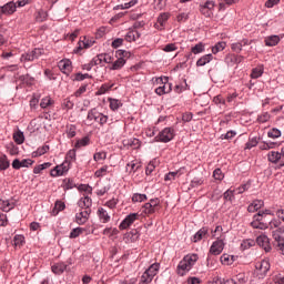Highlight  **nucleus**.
<instances>
[{"label":"nucleus","instance_id":"412c9836","mask_svg":"<svg viewBox=\"0 0 284 284\" xmlns=\"http://www.w3.org/2000/svg\"><path fill=\"white\" fill-rule=\"evenodd\" d=\"M2 11L7 16L14 14L17 12V2L10 1L6 3L4 6H2Z\"/></svg>","mask_w":284,"mask_h":284},{"label":"nucleus","instance_id":"49530a36","mask_svg":"<svg viewBox=\"0 0 284 284\" xmlns=\"http://www.w3.org/2000/svg\"><path fill=\"white\" fill-rule=\"evenodd\" d=\"M191 52L193 54H201V52H205V44L203 42H200L191 48Z\"/></svg>","mask_w":284,"mask_h":284},{"label":"nucleus","instance_id":"c03bdc74","mask_svg":"<svg viewBox=\"0 0 284 284\" xmlns=\"http://www.w3.org/2000/svg\"><path fill=\"white\" fill-rule=\"evenodd\" d=\"M226 43L225 42H217L213 48H212V53L213 54H219V52H223V50H225L226 48Z\"/></svg>","mask_w":284,"mask_h":284},{"label":"nucleus","instance_id":"4be33fe9","mask_svg":"<svg viewBox=\"0 0 284 284\" xmlns=\"http://www.w3.org/2000/svg\"><path fill=\"white\" fill-rule=\"evenodd\" d=\"M168 19H170L169 13H161L158 17V23H155V28H158V30H163V28H165V23H168Z\"/></svg>","mask_w":284,"mask_h":284},{"label":"nucleus","instance_id":"9d476101","mask_svg":"<svg viewBox=\"0 0 284 284\" xmlns=\"http://www.w3.org/2000/svg\"><path fill=\"white\" fill-rule=\"evenodd\" d=\"M251 226L254 230H267V223L263 222V213H257L253 216V221L251 222Z\"/></svg>","mask_w":284,"mask_h":284},{"label":"nucleus","instance_id":"bb28decb","mask_svg":"<svg viewBox=\"0 0 284 284\" xmlns=\"http://www.w3.org/2000/svg\"><path fill=\"white\" fill-rule=\"evenodd\" d=\"M98 216L101 221V223H110V214L105 209L101 207L98 210Z\"/></svg>","mask_w":284,"mask_h":284},{"label":"nucleus","instance_id":"5fc2aeb1","mask_svg":"<svg viewBox=\"0 0 284 284\" xmlns=\"http://www.w3.org/2000/svg\"><path fill=\"white\" fill-rule=\"evenodd\" d=\"M83 232H85V230H83L82 227H77L73 229L70 233V239H79V236H81V234H83Z\"/></svg>","mask_w":284,"mask_h":284},{"label":"nucleus","instance_id":"5701e85b","mask_svg":"<svg viewBox=\"0 0 284 284\" xmlns=\"http://www.w3.org/2000/svg\"><path fill=\"white\" fill-rule=\"evenodd\" d=\"M280 42H281V37L278 36H268L264 39V43L268 48H274V45H278Z\"/></svg>","mask_w":284,"mask_h":284},{"label":"nucleus","instance_id":"de8ad7c7","mask_svg":"<svg viewBox=\"0 0 284 284\" xmlns=\"http://www.w3.org/2000/svg\"><path fill=\"white\" fill-rule=\"evenodd\" d=\"M258 145V138H250L245 144V150H252V148H256Z\"/></svg>","mask_w":284,"mask_h":284},{"label":"nucleus","instance_id":"2eb2a0df","mask_svg":"<svg viewBox=\"0 0 284 284\" xmlns=\"http://www.w3.org/2000/svg\"><path fill=\"white\" fill-rule=\"evenodd\" d=\"M58 68L63 74H70L72 72V61L65 59L58 63Z\"/></svg>","mask_w":284,"mask_h":284},{"label":"nucleus","instance_id":"f704fd0d","mask_svg":"<svg viewBox=\"0 0 284 284\" xmlns=\"http://www.w3.org/2000/svg\"><path fill=\"white\" fill-rule=\"evenodd\" d=\"M141 33L136 30L129 31L125 36V40L129 42L136 41V39H140Z\"/></svg>","mask_w":284,"mask_h":284},{"label":"nucleus","instance_id":"13d9d810","mask_svg":"<svg viewBox=\"0 0 284 284\" xmlns=\"http://www.w3.org/2000/svg\"><path fill=\"white\" fill-rule=\"evenodd\" d=\"M105 159H108V153L106 152H97L93 155V160L99 162V161H105Z\"/></svg>","mask_w":284,"mask_h":284},{"label":"nucleus","instance_id":"ea45409f","mask_svg":"<svg viewBox=\"0 0 284 284\" xmlns=\"http://www.w3.org/2000/svg\"><path fill=\"white\" fill-rule=\"evenodd\" d=\"M13 140L18 145H22L23 141H26V136L22 131H17L13 133Z\"/></svg>","mask_w":284,"mask_h":284},{"label":"nucleus","instance_id":"2f4dec72","mask_svg":"<svg viewBox=\"0 0 284 284\" xmlns=\"http://www.w3.org/2000/svg\"><path fill=\"white\" fill-rule=\"evenodd\" d=\"M64 161H68L69 165H72L77 161V149L69 150Z\"/></svg>","mask_w":284,"mask_h":284},{"label":"nucleus","instance_id":"a19ab883","mask_svg":"<svg viewBox=\"0 0 284 284\" xmlns=\"http://www.w3.org/2000/svg\"><path fill=\"white\" fill-rule=\"evenodd\" d=\"M8 168H10V161L8 160V156H0V172H3V170H8Z\"/></svg>","mask_w":284,"mask_h":284},{"label":"nucleus","instance_id":"4c0bfd02","mask_svg":"<svg viewBox=\"0 0 284 284\" xmlns=\"http://www.w3.org/2000/svg\"><path fill=\"white\" fill-rule=\"evenodd\" d=\"M220 261H221L222 265H232V263H234V256L229 255V254H223L220 257Z\"/></svg>","mask_w":284,"mask_h":284},{"label":"nucleus","instance_id":"f03ea898","mask_svg":"<svg viewBox=\"0 0 284 284\" xmlns=\"http://www.w3.org/2000/svg\"><path fill=\"white\" fill-rule=\"evenodd\" d=\"M161 268V264L154 263L152 264L141 276L139 284H150L152 283L154 276L159 274V270Z\"/></svg>","mask_w":284,"mask_h":284},{"label":"nucleus","instance_id":"8fccbe9b","mask_svg":"<svg viewBox=\"0 0 284 284\" xmlns=\"http://www.w3.org/2000/svg\"><path fill=\"white\" fill-rule=\"evenodd\" d=\"M256 245V242H254V240H244L241 243V250L245 251V250H250V247H254Z\"/></svg>","mask_w":284,"mask_h":284},{"label":"nucleus","instance_id":"7ed1b4c3","mask_svg":"<svg viewBox=\"0 0 284 284\" xmlns=\"http://www.w3.org/2000/svg\"><path fill=\"white\" fill-rule=\"evenodd\" d=\"M158 88H155V94L163 97V94H170L172 92V83L168 82V78L155 79Z\"/></svg>","mask_w":284,"mask_h":284},{"label":"nucleus","instance_id":"c756f323","mask_svg":"<svg viewBox=\"0 0 284 284\" xmlns=\"http://www.w3.org/2000/svg\"><path fill=\"white\" fill-rule=\"evenodd\" d=\"M125 65V59L118 58L115 61L111 63V67H109V70H121Z\"/></svg>","mask_w":284,"mask_h":284},{"label":"nucleus","instance_id":"aec40b11","mask_svg":"<svg viewBox=\"0 0 284 284\" xmlns=\"http://www.w3.org/2000/svg\"><path fill=\"white\" fill-rule=\"evenodd\" d=\"M255 270H257L260 274H265L266 272H270V261L263 260L261 262H256Z\"/></svg>","mask_w":284,"mask_h":284},{"label":"nucleus","instance_id":"b1692460","mask_svg":"<svg viewBox=\"0 0 284 284\" xmlns=\"http://www.w3.org/2000/svg\"><path fill=\"white\" fill-rule=\"evenodd\" d=\"M141 168V162L139 160H133L126 164V172L132 174V172H139V169Z\"/></svg>","mask_w":284,"mask_h":284},{"label":"nucleus","instance_id":"72a5a7b5","mask_svg":"<svg viewBox=\"0 0 284 284\" xmlns=\"http://www.w3.org/2000/svg\"><path fill=\"white\" fill-rule=\"evenodd\" d=\"M52 105H54V100H52V98L50 97L43 98L40 102V108H42V110H45L47 108H52Z\"/></svg>","mask_w":284,"mask_h":284},{"label":"nucleus","instance_id":"39448f33","mask_svg":"<svg viewBox=\"0 0 284 284\" xmlns=\"http://www.w3.org/2000/svg\"><path fill=\"white\" fill-rule=\"evenodd\" d=\"M161 210V200L159 197L151 199L149 203H145L142 207L143 214L146 216H152V214H156Z\"/></svg>","mask_w":284,"mask_h":284},{"label":"nucleus","instance_id":"20e7f679","mask_svg":"<svg viewBox=\"0 0 284 284\" xmlns=\"http://www.w3.org/2000/svg\"><path fill=\"white\" fill-rule=\"evenodd\" d=\"M224 247H225V244L223 243V240H217V241L213 242V244L210 247L207 260H206L207 267H214L212 262H210V261H212V258L210 257V254H212L213 256H219V254H221L223 252Z\"/></svg>","mask_w":284,"mask_h":284},{"label":"nucleus","instance_id":"a211bd4d","mask_svg":"<svg viewBox=\"0 0 284 284\" xmlns=\"http://www.w3.org/2000/svg\"><path fill=\"white\" fill-rule=\"evenodd\" d=\"M51 272H53V274L61 275L63 272H68V264L63 262L54 263L51 266Z\"/></svg>","mask_w":284,"mask_h":284},{"label":"nucleus","instance_id":"1a4fd4ad","mask_svg":"<svg viewBox=\"0 0 284 284\" xmlns=\"http://www.w3.org/2000/svg\"><path fill=\"white\" fill-rule=\"evenodd\" d=\"M141 215L139 213L129 214L119 225V230H128L135 221H139Z\"/></svg>","mask_w":284,"mask_h":284},{"label":"nucleus","instance_id":"7c9ffc66","mask_svg":"<svg viewBox=\"0 0 284 284\" xmlns=\"http://www.w3.org/2000/svg\"><path fill=\"white\" fill-rule=\"evenodd\" d=\"M109 103H110V109L113 112H116V110H119V108L123 106V102H121V100H119V99L109 98Z\"/></svg>","mask_w":284,"mask_h":284},{"label":"nucleus","instance_id":"e2e57ef3","mask_svg":"<svg viewBox=\"0 0 284 284\" xmlns=\"http://www.w3.org/2000/svg\"><path fill=\"white\" fill-rule=\"evenodd\" d=\"M115 57H118L119 59H125V61H128V59H130V52L125 50H118L115 52Z\"/></svg>","mask_w":284,"mask_h":284},{"label":"nucleus","instance_id":"f3484780","mask_svg":"<svg viewBox=\"0 0 284 284\" xmlns=\"http://www.w3.org/2000/svg\"><path fill=\"white\" fill-rule=\"evenodd\" d=\"M17 202L13 199L10 200H0V210L2 212H10V210H14Z\"/></svg>","mask_w":284,"mask_h":284},{"label":"nucleus","instance_id":"6e6552de","mask_svg":"<svg viewBox=\"0 0 284 284\" xmlns=\"http://www.w3.org/2000/svg\"><path fill=\"white\" fill-rule=\"evenodd\" d=\"M90 214H92V209H81V211L75 214V223H78V225H85L90 219Z\"/></svg>","mask_w":284,"mask_h":284},{"label":"nucleus","instance_id":"a878e982","mask_svg":"<svg viewBox=\"0 0 284 284\" xmlns=\"http://www.w3.org/2000/svg\"><path fill=\"white\" fill-rule=\"evenodd\" d=\"M212 59H214V55H212V53H209V54H205V55L201 57L196 61L197 68H203V65H207V63H210V61H212Z\"/></svg>","mask_w":284,"mask_h":284},{"label":"nucleus","instance_id":"338daca9","mask_svg":"<svg viewBox=\"0 0 284 284\" xmlns=\"http://www.w3.org/2000/svg\"><path fill=\"white\" fill-rule=\"evenodd\" d=\"M200 12H201V14H203L206 18H210V17H212V14H214V12H212L210 9H207L205 7V4L200 6Z\"/></svg>","mask_w":284,"mask_h":284},{"label":"nucleus","instance_id":"6ab92c4d","mask_svg":"<svg viewBox=\"0 0 284 284\" xmlns=\"http://www.w3.org/2000/svg\"><path fill=\"white\" fill-rule=\"evenodd\" d=\"M247 283V276L245 273H239L235 278L227 280L224 284H245Z\"/></svg>","mask_w":284,"mask_h":284},{"label":"nucleus","instance_id":"473e14b6","mask_svg":"<svg viewBox=\"0 0 284 284\" xmlns=\"http://www.w3.org/2000/svg\"><path fill=\"white\" fill-rule=\"evenodd\" d=\"M267 159L270 161V163H278L281 161V153L276 152V151H271L267 154Z\"/></svg>","mask_w":284,"mask_h":284},{"label":"nucleus","instance_id":"0eeeda50","mask_svg":"<svg viewBox=\"0 0 284 284\" xmlns=\"http://www.w3.org/2000/svg\"><path fill=\"white\" fill-rule=\"evenodd\" d=\"M69 171H70V162L64 161L62 164H59L51 170L50 176H53V179H55L57 176H63L64 174H68Z\"/></svg>","mask_w":284,"mask_h":284},{"label":"nucleus","instance_id":"4468645a","mask_svg":"<svg viewBox=\"0 0 284 284\" xmlns=\"http://www.w3.org/2000/svg\"><path fill=\"white\" fill-rule=\"evenodd\" d=\"M32 163H34V161H32L31 159H24L22 161H20L19 159H16L13 160L11 165L13 170H21V168H30Z\"/></svg>","mask_w":284,"mask_h":284},{"label":"nucleus","instance_id":"bf43d9fd","mask_svg":"<svg viewBox=\"0 0 284 284\" xmlns=\"http://www.w3.org/2000/svg\"><path fill=\"white\" fill-rule=\"evenodd\" d=\"M268 230H271L272 232L275 230H278V227H281V221L278 220H272L268 224H267Z\"/></svg>","mask_w":284,"mask_h":284},{"label":"nucleus","instance_id":"052dcab7","mask_svg":"<svg viewBox=\"0 0 284 284\" xmlns=\"http://www.w3.org/2000/svg\"><path fill=\"white\" fill-rule=\"evenodd\" d=\"M105 174H108V165H104L101 169L97 170L94 176H97V179H101L102 176H105Z\"/></svg>","mask_w":284,"mask_h":284},{"label":"nucleus","instance_id":"680f3d73","mask_svg":"<svg viewBox=\"0 0 284 284\" xmlns=\"http://www.w3.org/2000/svg\"><path fill=\"white\" fill-rule=\"evenodd\" d=\"M270 119H272V115H270V113H267V112H264L257 116L258 123H267V121H270Z\"/></svg>","mask_w":284,"mask_h":284},{"label":"nucleus","instance_id":"0e129e2a","mask_svg":"<svg viewBox=\"0 0 284 284\" xmlns=\"http://www.w3.org/2000/svg\"><path fill=\"white\" fill-rule=\"evenodd\" d=\"M234 193H236V190H232V189H229L226 192H224V201H233Z\"/></svg>","mask_w":284,"mask_h":284},{"label":"nucleus","instance_id":"9b49d317","mask_svg":"<svg viewBox=\"0 0 284 284\" xmlns=\"http://www.w3.org/2000/svg\"><path fill=\"white\" fill-rule=\"evenodd\" d=\"M41 54H43V49H34L31 52L22 54L21 59L22 61H36Z\"/></svg>","mask_w":284,"mask_h":284},{"label":"nucleus","instance_id":"58836bf2","mask_svg":"<svg viewBox=\"0 0 284 284\" xmlns=\"http://www.w3.org/2000/svg\"><path fill=\"white\" fill-rule=\"evenodd\" d=\"M278 146V142H262L260 144V150H274Z\"/></svg>","mask_w":284,"mask_h":284},{"label":"nucleus","instance_id":"09e8293b","mask_svg":"<svg viewBox=\"0 0 284 284\" xmlns=\"http://www.w3.org/2000/svg\"><path fill=\"white\" fill-rule=\"evenodd\" d=\"M143 201H148V195L141 193H134L132 196L133 203H143Z\"/></svg>","mask_w":284,"mask_h":284},{"label":"nucleus","instance_id":"37998d69","mask_svg":"<svg viewBox=\"0 0 284 284\" xmlns=\"http://www.w3.org/2000/svg\"><path fill=\"white\" fill-rule=\"evenodd\" d=\"M281 234H284V227L283 226H278L275 231L272 232V236L274 239V241H281L284 237L281 236Z\"/></svg>","mask_w":284,"mask_h":284},{"label":"nucleus","instance_id":"c85d7f7f","mask_svg":"<svg viewBox=\"0 0 284 284\" xmlns=\"http://www.w3.org/2000/svg\"><path fill=\"white\" fill-rule=\"evenodd\" d=\"M92 45H94V40H88L87 38H83V40L79 42L78 51L88 50V48H92Z\"/></svg>","mask_w":284,"mask_h":284},{"label":"nucleus","instance_id":"423d86ee","mask_svg":"<svg viewBox=\"0 0 284 284\" xmlns=\"http://www.w3.org/2000/svg\"><path fill=\"white\" fill-rule=\"evenodd\" d=\"M176 136V133L173 128H164L156 136L155 141L160 143H170Z\"/></svg>","mask_w":284,"mask_h":284},{"label":"nucleus","instance_id":"79ce46f5","mask_svg":"<svg viewBox=\"0 0 284 284\" xmlns=\"http://www.w3.org/2000/svg\"><path fill=\"white\" fill-rule=\"evenodd\" d=\"M274 247L275 250L284 256V237L282 240H275L274 241Z\"/></svg>","mask_w":284,"mask_h":284},{"label":"nucleus","instance_id":"c9c22d12","mask_svg":"<svg viewBox=\"0 0 284 284\" xmlns=\"http://www.w3.org/2000/svg\"><path fill=\"white\" fill-rule=\"evenodd\" d=\"M104 236H109V239H112V236H116L119 234V229L116 227H105L102 232Z\"/></svg>","mask_w":284,"mask_h":284},{"label":"nucleus","instance_id":"4d7b16f0","mask_svg":"<svg viewBox=\"0 0 284 284\" xmlns=\"http://www.w3.org/2000/svg\"><path fill=\"white\" fill-rule=\"evenodd\" d=\"M251 77L253 79H258L260 77H263V67H257L252 70Z\"/></svg>","mask_w":284,"mask_h":284},{"label":"nucleus","instance_id":"6e6d98bb","mask_svg":"<svg viewBox=\"0 0 284 284\" xmlns=\"http://www.w3.org/2000/svg\"><path fill=\"white\" fill-rule=\"evenodd\" d=\"M182 174L183 173H181V171L169 172L168 174H165L164 181H174L176 176H181Z\"/></svg>","mask_w":284,"mask_h":284},{"label":"nucleus","instance_id":"774afa93","mask_svg":"<svg viewBox=\"0 0 284 284\" xmlns=\"http://www.w3.org/2000/svg\"><path fill=\"white\" fill-rule=\"evenodd\" d=\"M62 108L64 110H72V108H74V102H72L70 98H67L63 100Z\"/></svg>","mask_w":284,"mask_h":284},{"label":"nucleus","instance_id":"f257e3e1","mask_svg":"<svg viewBox=\"0 0 284 284\" xmlns=\"http://www.w3.org/2000/svg\"><path fill=\"white\" fill-rule=\"evenodd\" d=\"M196 261H199V255L196 254H189L183 257V260L179 263L176 267V274L179 276H185L192 267L196 264Z\"/></svg>","mask_w":284,"mask_h":284},{"label":"nucleus","instance_id":"cd10ccee","mask_svg":"<svg viewBox=\"0 0 284 284\" xmlns=\"http://www.w3.org/2000/svg\"><path fill=\"white\" fill-rule=\"evenodd\" d=\"M88 145H90V136H84L75 142L74 149L81 150V148H88Z\"/></svg>","mask_w":284,"mask_h":284},{"label":"nucleus","instance_id":"393cba45","mask_svg":"<svg viewBox=\"0 0 284 284\" xmlns=\"http://www.w3.org/2000/svg\"><path fill=\"white\" fill-rule=\"evenodd\" d=\"M263 205H265V203L262 200H255L253 201L252 204L248 205L247 212H251V213L258 212V210H261Z\"/></svg>","mask_w":284,"mask_h":284},{"label":"nucleus","instance_id":"ddd939ff","mask_svg":"<svg viewBox=\"0 0 284 284\" xmlns=\"http://www.w3.org/2000/svg\"><path fill=\"white\" fill-rule=\"evenodd\" d=\"M78 205L81 210H91V207H92V197H90V195L82 194V196L78 201Z\"/></svg>","mask_w":284,"mask_h":284},{"label":"nucleus","instance_id":"603ef678","mask_svg":"<svg viewBox=\"0 0 284 284\" xmlns=\"http://www.w3.org/2000/svg\"><path fill=\"white\" fill-rule=\"evenodd\" d=\"M79 192H84L82 194H87L88 196H90V194H92V186L88 185V184H81L78 186Z\"/></svg>","mask_w":284,"mask_h":284},{"label":"nucleus","instance_id":"69168bd1","mask_svg":"<svg viewBox=\"0 0 284 284\" xmlns=\"http://www.w3.org/2000/svg\"><path fill=\"white\" fill-rule=\"evenodd\" d=\"M112 90V84H102L101 88L98 90L97 94H105V92H110Z\"/></svg>","mask_w":284,"mask_h":284},{"label":"nucleus","instance_id":"f8f14e48","mask_svg":"<svg viewBox=\"0 0 284 284\" xmlns=\"http://www.w3.org/2000/svg\"><path fill=\"white\" fill-rule=\"evenodd\" d=\"M256 243L260 247H263L265 252H272V245L270 244V237H267V235L257 236Z\"/></svg>","mask_w":284,"mask_h":284},{"label":"nucleus","instance_id":"3c124183","mask_svg":"<svg viewBox=\"0 0 284 284\" xmlns=\"http://www.w3.org/2000/svg\"><path fill=\"white\" fill-rule=\"evenodd\" d=\"M268 139H281V130L273 128L267 132Z\"/></svg>","mask_w":284,"mask_h":284},{"label":"nucleus","instance_id":"dca6fc26","mask_svg":"<svg viewBox=\"0 0 284 284\" xmlns=\"http://www.w3.org/2000/svg\"><path fill=\"white\" fill-rule=\"evenodd\" d=\"M209 234H210V229L205 226L200 229L193 236V243H199V241H203L207 239Z\"/></svg>","mask_w":284,"mask_h":284},{"label":"nucleus","instance_id":"864d4df0","mask_svg":"<svg viewBox=\"0 0 284 284\" xmlns=\"http://www.w3.org/2000/svg\"><path fill=\"white\" fill-rule=\"evenodd\" d=\"M237 59H239V55L236 54H227L225 57V63H227L229 65H235Z\"/></svg>","mask_w":284,"mask_h":284},{"label":"nucleus","instance_id":"a18cd8bd","mask_svg":"<svg viewBox=\"0 0 284 284\" xmlns=\"http://www.w3.org/2000/svg\"><path fill=\"white\" fill-rule=\"evenodd\" d=\"M62 187L63 190H73V187H77V184L72 179H64L62 183Z\"/></svg>","mask_w":284,"mask_h":284},{"label":"nucleus","instance_id":"e433bc0d","mask_svg":"<svg viewBox=\"0 0 284 284\" xmlns=\"http://www.w3.org/2000/svg\"><path fill=\"white\" fill-rule=\"evenodd\" d=\"M14 247H23L26 245V237L23 235H16L13 237Z\"/></svg>","mask_w":284,"mask_h":284}]
</instances>
